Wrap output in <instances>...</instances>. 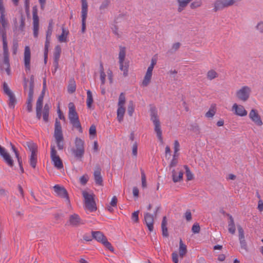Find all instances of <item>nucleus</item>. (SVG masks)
Listing matches in <instances>:
<instances>
[{
    "instance_id": "33",
    "label": "nucleus",
    "mask_w": 263,
    "mask_h": 263,
    "mask_svg": "<svg viewBox=\"0 0 263 263\" xmlns=\"http://www.w3.org/2000/svg\"><path fill=\"white\" fill-rule=\"evenodd\" d=\"M61 51V47L59 45H57L55 47V51L54 53V64L57 67L58 65V62L59 61L60 54Z\"/></svg>"
},
{
    "instance_id": "17",
    "label": "nucleus",
    "mask_w": 263,
    "mask_h": 263,
    "mask_svg": "<svg viewBox=\"0 0 263 263\" xmlns=\"http://www.w3.org/2000/svg\"><path fill=\"white\" fill-rule=\"evenodd\" d=\"M237 229L238 231V237L240 244L241 249L245 251V252H247L248 249L247 243L245 238L243 230L240 225L237 226Z\"/></svg>"
},
{
    "instance_id": "54",
    "label": "nucleus",
    "mask_w": 263,
    "mask_h": 263,
    "mask_svg": "<svg viewBox=\"0 0 263 263\" xmlns=\"http://www.w3.org/2000/svg\"><path fill=\"white\" fill-rule=\"evenodd\" d=\"M141 181H142V186L143 188L146 187V176L143 171H141Z\"/></svg>"
},
{
    "instance_id": "41",
    "label": "nucleus",
    "mask_w": 263,
    "mask_h": 263,
    "mask_svg": "<svg viewBox=\"0 0 263 263\" xmlns=\"http://www.w3.org/2000/svg\"><path fill=\"white\" fill-rule=\"evenodd\" d=\"M76 85L75 83V81L73 79H71L70 80L69 84L68 86V91L72 93L76 91Z\"/></svg>"
},
{
    "instance_id": "63",
    "label": "nucleus",
    "mask_w": 263,
    "mask_h": 263,
    "mask_svg": "<svg viewBox=\"0 0 263 263\" xmlns=\"http://www.w3.org/2000/svg\"><path fill=\"white\" fill-rule=\"evenodd\" d=\"M172 260L174 263H178V255L177 253L174 252L172 254Z\"/></svg>"
},
{
    "instance_id": "26",
    "label": "nucleus",
    "mask_w": 263,
    "mask_h": 263,
    "mask_svg": "<svg viewBox=\"0 0 263 263\" xmlns=\"http://www.w3.org/2000/svg\"><path fill=\"white\" fill-rule=\"evenodd\" d=\"M193 0H176L178 3L177 11L179 13L182 12Z\"/></svg>"
},
{
    "instance_id": "40",
    "label": "nucleus",
    "mask_w": 263,
    "mask_h": 263,
    "mask_svg": "<svg viewBox=\"0 0 263 263\" xmlns=\"http://www.w3.org/2000/svg\"><path fill=\"white\" fill-rule=\"evenodd\" d=\"M4 161L10 167H12L14 165L13 160L10 155L9 154H8L7 155L4 156V157L3 158Z\"/></svg>"
},
{
    "instance_id": "15",
    "label": "nucleus",
    "mask_w": 263,
    "mask_h": 263,
    "mask_svg": "<svg viewBox=\"0 0 263 263\" xmlns=\"http://www.w3.org/2000/svg\"><path fill=\"white\" fill-rule=\"evenodd\" d=\"M32 15L33 36L35 37H37L39 30V18L37 15V9L36 6L32 8Z\"/></svg>"
},
{
    "instance_id": "53",
    "label": "nucleus",
    "mask_w": 263,
    "mask_h": 263,
    "mask_svg": "<svg viewBox=\"0 0 263 263\" xmlns=\"http://www.w3.org/2000/svg\"><path fill=\"white\" fill-rule=\"evenodd\" d=\"M138 153V145L137 143L135 142L132 146V154L133 155L136 157Z\"/></svg>"
},
{
    "instance_id": "19",
    "label": "nucleus",
    "mask_w": 263,
    "mask_h": 263,
    "mask_svg": "<svg viewBox=\"0 0 263 263\" xmlns=\"http://www.w3.org/2000/svg\"><path fill=\"white\" fill-rule=\"evenodd\" d=\"M232 110L234 113L238 116L244 117L247 116V111L245 109L243 106L234 103L232 107Z\"/></svg>"
},
{
    "instance_id": "31",
    "label": "nucleus",
    "mask_w": 263,
    "mask_h": 263,
    "mask_svg": "<svg viewBox=\"0 0 263 263\" xmlns=\"http://www.w3.org/2000/svg\"><path fill=\"white\" fill-rule=\"evenodd\" d=\"M167 225V220L165 216L163 217L162 223H161V228L162 231V235L164 237H167L168 236V233L167 231V228L166 227Z\"/></svg>"
},
{
    "instance_id": "2",
    "label": "nucleus",
    "mask_w": 263,
    "mask_h": 263,
    "mask_svg": "<svg viewBox=\"0 0 263 263\" xmlns=\"http://www.w3.org/2000/svg\"><path fill=\"white\" fill-rule=\"evenodd\" d=\"M151 120L154 125V131L157 137L161 144L163 143L162 132L161 128L160 122L159 119L157 111L155 107H152L150 110Z\"/></svg>"
},
{
    "instance_id": "27",
    "label": "nucleus",
    "mask_w": 263,
    "mask_h": 263,
    "mask_svg": "<svg viewBox=\"0 0 263 263\" xmlns=\"http://www.w3.org/2000/svg\"><path fill=\"white\" fill-rule=\"evenodd\" d=\"M229 221H228V231L232 234H234L236 231V228L234 222V220L232 215L228 214Z\"/></svg>"
},
{
    "instance_id": "49",
    "label": "nucleus",
    "mask_w": 263,
    "mask_h": 263,
    "mask_svg": "<svg viewBox=\"0 0 263 263\" xmlns=\"http://www.w3.org/2000/svg\"><path fill=\"white\" fill-rule=\"evenodd\" d=\"M43 98V96H40L37 100L36 104V109H40L42 108Z\"/></svg>"
},
{
    "instance_id": "4",
    "label": "nucleus",
    "mask_w": 263,
    "mask_h": 263,
    "mask_svg": "<svg viewBox=\"0 0 263 263\" xmlns=\"http://www.w3.org/2000/svg\"><path fill=\"white\" fill-rule=\"evenodd\" d=\"M119 69L121 71H123V75L124 77H126L128 73L129 63L126 62L125 56H126V48L123 46H119Z\"/></svg>"
},
{
    "instance_id": "45",
    "label": "nucleus",
    "mask_w": 263,
    "mask_h": 263,
    "mask_svg": "<svg viewBox=\"0 0 263 263\" xmlns=\"http://www.w3.org/2000/svg\"><path fill=\"white\" fill-rule=\"evenodd\" d=\"M255 28L258 33L263 34V21H259L255 26Z\"/></svg>"
},
{
    "instance_id": "20",
    "label": "nucleus",
    "mask_w": 263,
    "mask_h": 263,
    "mask_svg": "<svg viewBox=\"0 0 263 263\" xmlns=\"http://www.w3.org/2000/svg\"><path fill=\"white\" fill-rule=\"evenodd\" d=\"M249 116L250 119L257 125L261 126L263 124L261 118L256 109H251Z\"/></svg>"
},
{
    "instance_id": "52",
    "label": "nucleus",
    "mask_w": 263,
    "mask_h": 263,
    "mask_svg": "<svg viewBox=\"0 0 263 263\" xmlns=\"http://www.w3.org/2000/svg\"><path fill=\"white\" fill-rule=\"evenodd\" d=\"M174 153L173 155H178V152L179 151L180 149V144L178 140H175L174 141Z\"/></svg>"
},
{
    "instance_id": "57",
    "label": "nucleus",
    "mask_w": 263,
    "mask_h": 263,
    "mask_svg": "<svg viewBox=\"0 0 263 263\" xmlns=\"http://www.w3.org/2000/svg\"><path fill=\"white\" fill-rule=\"evenodd\" d=\"M157 60L156 57H153L151 59V65L148 66L147 69L153 70L154 67L157 63Z\"/></svg>"
},
{
    "instance_id": "18",
    "label": "nucleus",
    "mask_w": 263,
    "mask_h": 263,
    "mask_svg": "<svg viewBox=\"0 0 263 263\" xmlns=\"http://www.w3.org/2000/svg\"><path fill=\"white\" fill-rule=\"evenodd\" d=\"M31 52L29 46H26L24 53V61L26 71L30 70Z\"/></svg>"
},
{
    "instance_id": "50",
    "label": "nucleus",
    "mask_w": 263,
    "mask_h": 263,
    "mask_svg": "<svg viewBox=\"0 0 263 263\" xmlns=\"http://www.w3.org/2000/svg\"><path fill=\"white\" fill-rule=\"evenodd\" d=\"M25 18L23 15H22L21 16L20 25L18 27L19 30L21 31H23L24 30L25 25Z\"/></svg>"
},
{
    "instance_id": "21",
    "label": "nucleus",
    "mask_w": 263,
    "mask_h": 263,
    "mask_svg": "<svg viewBox=\"0 0 263 263\" xmlns=\"http://www.w3.org/2000/svg\"><path fill=\"white\" fill-rule=\"evenodd\" d=\"M144 220L146 226L147 227L149 231L152 232L154 229V216L149 213H146L144 214Z\"/></svg>"
},
{
    "instance_id": "7",
    "label": "nucleus",
    "mask_w": 263,
    "mask_h": 263,
    "mask_svg": "<svg viewBox=\"0 0 263 263\" xmlns=\"http://www.w3.org/2000/svg\"><path fill=\"white\" fill-rule=\"evenodd\" d=\"M82 195L84 198L85 208L90 212L97 210L96 203L94 199V195L89 194L86 191H83Z\"/></svg>"
},
{
    "instance_id": "3",
    "label": "nucleus",
    "mask_w": 263,
    "mask_h": 263,
    "mask_svg": "<svg viewBox=\"0 0 263 263\" xmlns=\"http://www.w3.org/2000/svg\"><path fill=\"white\" fill-rule=\"evenodd\" d=\"M69 112L68 118L72 126L77 128L80 133H82V128L79 120L77 112L76 111L75 106L73 103L68 104Z\"/></svg>"
},
{
    "instance_id": "24",
    "label": "nucleus",
    "mask_w": 263,
    "mask_h": 263,
    "mask_svg": "<svg viewBox=\"0 0 263 263\" xmlns=\"http://www.w3.org/2000/svg\"><path fill=\"white\" fill-rule=\"evenodd\" d=\"M152 74L153 70L147 69L142 82L143 86L146 87L151 82Z\"/></svg>"
},
{
    "instance_id": "1",
    "label": "nucleus",
    "mask_w": 263,
    "mask_h": 263,
    "mask_svg": "<svg viewBox=\"0 0 263 263\" xmlns=\"http://www.w3.org/2000/svg\"><path fill=\"white\" fill-rule=\"evenodd\" d=\"M8 26V22L5 18L4 14L0 16V35L2 37L3 45L4 66H0L2 70L5 69L8 75L10 74V63L9 59V52L7 43L6 28Z\"/></svg>"
},
{
    "instance_id": "62",
    "label": "nucleus",
    "mask_w": 263,
    "mask_h": 263,
    "mask_svg": "<svg viewBox=\"0 0 263 263\" xmlns=\"http://www.w3.org/2000/svg\"><path fill=\"white\" fill-rule=\"evenodd\" d=\"M117 203V198L116 197V196H114L111 199V200L110 202V205L111 206L116 207Z\"/></svg>"
},
{
    "instance_id": "48",
    "label": "nucleus",
    "mask_w": 263,
    "mask_h": 263,
    "mask_svg": "<svg viewBox=\"0 0 263 263\" xmlns=\"http://www.w3.org/2000/svg\"><path fill=\"white\" fill-rule=\"evenodd\" d=\"M102 244H103L105 247H106L107 249H108L109 251H110L112 252H114V249L111 243L108 241L107 239L106 238L105 240L103 241L102 242Z\"/></svg>"
},
{
    "instance_id": "29",
    "label": "nucleus",
    "mask_w": 263,
    "mask_h": 263,
    "mask_svg": "<svg viewBox=\"0 0 263 263\" xmlns=\"http://www.w3.org/2000/svg\"><path fill=\"white\" fill-rule=\"evenodd\" d=\"M110 4V0H104L101 4L99 10L101 14L105 13V11L108 9Z\"/></svg>"
},
{
    "instance_id": "16",
    "label": "nucleus",
    "mask_w": 263,
    "mask_h": 263,
    "mask_svg": "<svg viewBox=\"0 0 263 263\" xmlns=\"http://www.w3.org/2000/svg\"><path fill=\"white\" fill-rule=\"evenodd\" d=\"M3 90L4 93L7 95L9 97V106L10 107L14 108L16 100L14 95L12 91L9 88L7 84L4 82L3 84Z\"/></svg>"
},
{
    "instance_id": "56",
    "label": "nucleus",
    "mask_w": 263,
    "mask_h": 263,
    "mask_svg": "<svg viewBox=\"0 0 263 263\" xmlns=\"http://www.w3.org/2000/svg\"><path fill=\"white\" fill-rule=\"evenodd\" d=\"M200 230V227L198 223H195L192 228V231L194 233H198Z\"/></svg>"
},
{
    "instance_id": "35",
    "label": "nucleus",
    "mask_w": 263,
    "mask_h": 263,
    "mask_svg": "<svg viewBox=\"0 0 263 263\" xmlns=\"http://www.w3.org/2000/svg\"><path fill=\"white\" fill-rule=\"evenodd\" d=\"M69 32L68 31L66 30L64 27L62 28V34L59 36L58 40L60 42H67V37L68 35Z\"/></svg>"
},
{
    "instance_id": "9",
    "label": "nucleus",
    "mask_w": 263,
    "mask_h": 263,
    "mask_svg": "<svg viewBox=\"0 0 263 263\" xmlns=\"http://www.w3.org/2000/svg\"><path fill=\"white\" fill-rule=\"evenodd\" d=\"M251 88L248 86H243L236 91V97L242 102L247 101L250 98Z\"/></svg>"
},
{
    "instance_id": "44",
    "label": "nucleus",
    "mask_w": 263,
    "mask_h": 263,
    "mask_svg": "<svg viewBox=\"0 0 263 263\" xmlns=\"http://www.w3.org/2000/svg\"><path fill=\"white\" fill-rule=\"evenodd\" d=\"M52 30H50V29H47L46 31V42L45 44V47H49L50 44V41L51 36L52 34Z\"/></svg>"
},
{
    "instance_id": "42",
    "label": "nucleus",
    "mask_w": 263,
    "mask_h": 263,
    "mask_svg": "<svg viewBox=\"0 0 263 263\" xmlns=\"http://www.w3.org/2000/svg\"><path fill=\"white\" fill-rule=\"evenodd\" d=\"M125 97L124 93H120L118 103V107H124L125 103Z\"/></svg>"
},
{
    "instance_id": "13",
    "label": "nucleus",
    "mask_w": 263,
    "mask_h": 263,
    "mask_svg": "<svg viewBox=\"0 0 263 263\" xmlns=\"http://www.w3.org/2000/svg\"><path fill=\"white\" fill-rule=\"evenodd\" d=\"M50 156L54 166L58 169H62L63 167V162L59 156L57 154L54 146H51Z\"/></svg>"
},
{
    "instance_id": "59",
    "label": "nucleus",
    "mask_w": 263,
    "mask_h": 263,
    "mask_svg": "<svg viewBox=\"0 0 263 263\" xmlns=\"http://www.w3.org/2000/svg\"><path fill=\"white\" fill-rule=\"evenodd\" d=\"M180 43L179 42L175 43L173 44L171 48L172 52H175L179 49L180 47Z\"/></svg>"
},
{
    "instance_id": "46",
    "label": "nucleus",
    "mask_w": 263,
    "mask_h": 263,
    "mask_svg": "<svg viewBox=\"0 0 263 263\" xmlns=\"http://www.w3.org/2000/svg\"><path fill=\"white\" fill-rule=\"evenodd\" d=\"M135 109V106L132 101H130L127 107V112L129 116H132Z\"/></svg>"
},
{
    "instance_id": "51",
    "label": "nucleus",
    "mask_w": 263,
    "mask_h": 263,
    "mask_svg": "<svg viewBox=\"0 0 263 263\" xmlns=\"http://www.w3.org/2000/svg\"><path fill=\"white\" fill-rule=\"evenodd\" d=\"M64 138L55 140L57 144L58 149L60 150L63 149L64 148Z\"/></svg>"
},
{
    "instance_id": "6",
    "label": "nucleus",
    "mask_w": 263,
    "mask_h": 263,
    "mask_svg": "<svg viewBox=\"0 0 263 263\" xmlns=\"http://www.w3.org/2000/svg\"><path fill=\"white\" fill-rule=\"evenodd\" d=\"M34 78L33 76H31L30 80H27L26 78L24 79V88L25 91L29 90L27 104H32L33 101V96L34 93Z\"/></svg>"
},
{
    "instance_id": "55",
    "label": "nucleus",
    "mask_w": 263,
    "mask_h": 263,
    "mask_svg": "<svg viewBox=\"0 0 263 263\" xmlns=\"http://www.w3.org/2000/svg\"><path fill=\"white\" fill-rule=\"evenodd\" d=\"M139 211H135L134 212L133 214H132V219L133 220V221L135 222H138L139 221V217H138V215H139Z\"/></svg>"
},
{
    "instance_id": "64",
    "label": "nucleus",
    "mask_w": 263,
    "mask_h": 263,
    "mask_svg": "<svg viewBox=\"0 0 263 263\" xmlns=\"http://www.w3.org/2000/svg\"><path fill=\"white\" fill-rule=\"evenodd\" d=\"M88 181V177L85 176H83L80 178V182L82 184H85Z\"/></svg>"
},
{
    "instance_id": "5",
    "label": "nucleus",
    "mask_w": 263,
    "mask_h": 263,
    "mask_svg": "<svg viewBox=\"0 0 263 263\" xmlns=\"http://www.w3.org/2000/svg\"><path fill=\"white\" fill-rule=\"evenodd\" d=\"M73 156L77 159L81 160L84 154V142L79 138H76L74 141V147L71 149Z\"/></svg>"
},
{
    "instance_id": "12",
    "label": "nucleus",
    "mask_w": 263,
    "mask_h": 263,
    "mask_svg": "<svg viewBox=\"0 0 263 263\" xmlns=\"http://www.w3.org/2000/svg\"><path fill=\"white\" fill-rule=\"evenodd\" d=\"M67 224L71 227L78 228L84 224V222L79 215L73 213L69 216Z\"/></svg>"
},
{
    "instance_id": "39",
    "label": "nucleus",
    "mask_w": 263,
    "mask_h": 263,
    "mask_svg": "<svg viewBox=\"0 0 263 263\" xmlns=\"http://www.w3.org/2000/svg\"><path fill=\"white\" fill-rule=\"evenodd\" d=\"M202 5V0H195L190 4V7L191 9H195L197 8L200 7Z\"/></svg>"
},
{
    "instance_id": "58",
    "label": "nucleus",
    "mask_w": 263,
    "mask_h": 263,
    "mask_svg": "<svg viewBox=\"0 0 263 263\" xmlns=\"http://www.w3.org/2000/svg\"><path fill=\"white\" fill-rule=\"evenodd\" d=\"M215 114V110L214 108H211L206 113L205 116L207 118H212Z\"/></svg>"
},
{
    "instance_id": "23",
    "label": "nucleus",
    "mask_w": 263,
    "mask_h": 263,
    "mask_svg": "<svg viewBox=\"0 0 263 263\" xmlns=\"http://www.w3.org/2000/svg\"><path fill=\"white\" fill-rule=\"evenodd\" d=\"M54 137L55 138V140L64 138L62 134L61 123L58 119L55 120Z\"/></svg>"
},
{
    "instance_id": "36",
    "label": "nucleus",
    "mask_w": 263,
    "mask_h": 263,
    "mask_svg": "<svg viewBox=\"0 0 263 263\" xmlns=\"http://www.w3.org/2000/svg\"><path fill=\"white\" fill-rule=\"evenodd\" d=\"M11 145L12 150L13 151V152H14V153L15 154L16 157L17 158V160H18V162L19 164V166L20 167L21 173H23L24 169L23 167L22 161L21 160V159L19 157V154H18L17 151L16 150V149L15 148V146L12 143H11Z\"/></svg>"
},
{
    "instance_id": "10",
    "label": "nucleus",
    "mask_w": 263,
    "mask_h": 263,
    "mask_svg": "<svg viewBox=\"0 0 263 263\" xmlns=\"http://www.w3.org/2000/svg\"><path fill=\"white\" fill-rule=\"evenodd\" d=\"M53 189L54 192L58 195V196L65 199V201L68 207L70 209H71V205L70 204L69 197L68 196V194L66 190L63 186H60L58 184L55 185L53 186Z\"/></svg>"
},
{
    "instance_id": "14",
    "label": "nucleus",
    "mask_w": 263,
    "mask_h": 263,
    "mask_svg": "<svg viewBox=\"0 0 263 263\" xmlns=\"http://www.w3.org/2000/svg\"><path fill=\"white\" fill-rule=\"evenodd\" d=\"M82 3V32H85L86 29V20L87 16L88 4L87 0H81Z\"/></svg>"
},
{
    "instance_id": "61",
    "label": "nucleus",
    "mask_w": 263,
    "mask_h": 263,
    "mask_svg": "<svg viewBox=\"0 0 263 263\" xmlns=\"http://www.w3.org/2000/svg\"><path fill=\"white\" fill-rule=\"evenodd\" d=\"M9 153L6 151L5 148L0 145V156L3 158L4 156L7 155Z\"/></svg>"
},
{
    "instance_id": "28",
    "label": "nucleus",
    "mask_w": 263,
    "mask_h": 263,
    "mask_svg": "<svg viewBox=\"0 0 263 263\" xmlns=\"http://www.w3.org/2000/svg\"><path fill=\"white\" fill-rule=\"evenodd\" d=\"M172 179L174 182H180L182 180L183 172L182 171H179L178 175H177V173L175 170L173 169L172 171Z\"/></svg>"
},
{
    "instance_id": "37",
    "label": "nucleus",
    "mask_w": 263,
    "mask_h": 263,
    "mask_svg": "<svg viewBox=\"0 0 263 263\" xmlns=\"http://www.w3.org/2000/svg\"><path fill=\"white\" fill-rule=\"evenodd\" d=\"M93 102L92 93L90 90H88L87 91V106L88 108H90Z\"/></svg>"
},
{
    "instance_id": "47",
    "label": "nucleus",
    "mask_w": 263,
    "mask_h": 263,
    "mask_svg": "<svg viewBox=\"0 0 263 263\" xmlns=\"http://www.w3.org/2000/svg\"><path fill=\"white\" fill-rule=\"evenodd\" d=\"M178 162V155H173V159H172L170 164L169 167L170 168L176 166Z\"/></svg>"
},
{
    "instance_id": "38",
    "label": "nucleus",
    "mask_w": 263,
    "mask_h": 263,
    "mask_svg": "<svg viewBox=\"0 0 263 263\" xmlns=\"http://www.w3.org/2000/svg\"><path fill=\"white\" fill-rule=\"evenodd\" d=\"M49 110V106L48 105V104H46L44 107L43 116V120L45 122H47L48 120Z\"/></svg>"
},
{
    "instance_id": "30",
    "label": "nucleus",
    "mask_w": 263,
    "mask_h": 263,
    "mask_svg": "<svg viewBox=\"0 0 263 263\" xmlns=\"http://www.w3.org/2000/svg\"><path fill=\"white\" fill-rule=\"evenodd\" d=\"M179 256L182 258L184 257V256L187 253L186 246L185 245H184L181 239H180V241H179Z\"/></svg>"
},
{
    "instance_id": "11",
    "label": "nucleus",
    "mask_w": 263,
    "mask_h": 263,
    "mask_svg": "<svg viewBox=\"0 0 263 263\" xmlns=\"http://www.w3.org/2000/svg\"><path fill=\"white\" fill-rule=\"evenodd\" d=\"M238 0H216L213 4L214 11L217 12L233 5Z\"/></svg>"
},
{
    "instance_id": "8",
    "label": "nucleus",
    "mask_w": 263,
    "mask_h": 263,
    "mask_svg": "<svg viewBox=\"0 0 263 263\" xmlns=\"http://www.w3.org/2000/svg\"><path fill=\"white\" fill-rule=\"evenodd\" d=\"M26 144L31 152L29 158V163L31 167L34 168L36 167L37 161V147L32 141L27 142Z\"/></svg>"
},
{
    "instance_id": "32",
    "label": "nucleus",
    "mask_w": 263,
    "mask_h": 263,
    "mask_svg": "<svg viewBox=\"0 0 263 263\" xmlns=\"http://www.w3.org/2000/svg\"><path fill=\"white\" fill-rule=\"evenodd\" d=\"M125 112L124 107H118L117 109V119L119 122L123 120L124 115Z\"/></svg>"
},
{
    "instance_id": "43",
    "label": "nucleus",
    "mask_w": 263,
    "mask_h": 263,
    "mask_svg": "<svg viewBox=\"0 0 263 263\" xmlns=\"http://www.w3.org/2000/svg\"><path fill=\"white\" fill-rule=\"evenodd\" d=\"M184 168L185 170L187 180L190 181L193 180L194 179V175L189 167L187 165H184Z\"/></svg>"
},
{
    "instance_id": "25",
    "label": "nucleus",
    "mask_w": 263,
    "mask_h": 263,
    "mask_svg": "<svg viewBox=\"0 0 263 263\" xmlns=\"http://www.w3.org/2000/svg\"><path fill=\"white\" fill-rule=\"evenodd\" d=\"M91 235L93 239L101 243L107 238L106 237L101 231H92Z\"/></svg>"
},
{
    "instance_id": "22",
    "label": "nucleus",
    "mask_w": 263,
    "mask_h": 263,
    "mask_svg": "<svg viewBox=\"0 0 263 263\" xmlns=\"http://www.w3.org/2000/svg\"><path fill=\"white\" fill-rule=\"evenodd\" d=\"M101 172V168L98 166H96L93 172V176L96 183L102 186L103 185V178Z\"/></svg>"
},
{
    "instance_id": "34",
    "label": "nucleus",
    "mask_w": 263,
    "mask_h": 263,
    "mask_svg": "<svg viewBox=\"0 0 263 263\" xmlns=\"http://www.w3.org/2000/svg\"><path fill=\"white\" fill-rule=\"evenodd\" d=\"M218 77V74L214 69H210L206 73V78L210 81H212Z\"/></svg>"
},
{
    "instance_id": "60",
    "label": "nucleus",
    "mask_w": 263,
    "mask_h": 263,
    "mask_svg": "<svg viewBox=\"0 0 263 263\" xmlns=\"http://www.w3.org/2000/svg\"><path fill=\"white\" fill-rule=\"evenodd\" d=\"M89 133L90 135L96 136V127L95 125H92L89 129Z\"/></svg>"
}]
</instances>
